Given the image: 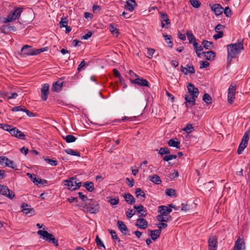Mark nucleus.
<instances>
[{
  "label": "nucleus",
  "instance_id": "obj_28",
  "mask_svg": "<svg viewBox=\"0 0 250 250\" xmlns=\"http://www.w3.org/2000/svg\"><path fill=\"white\" fill-rule=\"evenodd\" d=\"M196 97H194L193 96H191L189 94H186L185 97V100L186 101V103L188 104H190L193 105L195 104V100Z\"/></svg>",
  "mask_w": 250,
  "mask_h": 250
},
{
  "label": "nucleus",
  "instance_id": "obj_35",
  "mask_svg": "<svg viewBox=\"0 0 250 250\" xmlns=\"http://www.w3.org/2000/svg\"><path fill=\"white\" fill-rule=\"evenodd\" d=\"M63 138L67 143L74 142L77 139L75 136L72 135H68L66 136H63Z\"/></svg>",
  "mask_w": 250,
  "mask_h": 250
},
{
  "label": "nucleus",
  "instance_id": "obj_12",
  "mask_svg": "<svg viewBox=\"0 0 250 250\" xmlns=\"http://www.w3.org/2000/svg\"><path fill=\"white\" fill-rule=\"evenodd\" d=\"M208 250H217V239L213 235L210 236L208 240Z\"/></svg>",
  "mask_w": 250,
  "mask_h": 250
},
{
  "label": "nucleus",
  "instance_id": "obj_55",
  "mask_svg": "<svg viewBox=\"0 0 250 250\" xmlns=\"http://www.w3.org/2000/svg\"><path fill=\"white\" fill-rule=\"evenodd\" d=\"M192 129V125L191 124H188L183 129V130L188 133H189L191 132Z\"/></svg>",
  "mask_w": 250,
  "mask_h": 250
},
{
  "label": "nucleus",
  "instance_id": "obj_61",
  "mask_svg": "<svg viewBox=\"0 0 250 250\" xmlns=\"http://www.w3.org/2000/svg\"><path fill=\"white\" fill-rule=\"evenodd\" d=\"M224 12L225 15L228 17H229L231 14V10L229 7H226L224 9Z\"/></svg>",
  "mask_w": 250,
  "mask_h": 250
},
{
  "label": "nucleus",
  "instance_id": "obj_9",
  "mask_svg": "<svg viewBox=\"0 0 250 250\" xmlns=\"http://www.w3.org/2000/svg\"><path fill=\"white\" fill-rule=\"evenodd\" d=\"M9 133L12 136L18 139L23 140L25 139V135L23 133L19 130L16 127L13 126Z\"/></svg>",
  "mask_w": 250,
  "mask_h": 250
},
{
  "label": "nucleus",
  "instance_id": "obj_37",
  "mask_svg": "<svg viewBox=\"0 0 250 250\" xmlns=\"http://www.w3.org/2000/svg\"><path fill=\"white\" fill-rule=\"evenodd\" d=\"M4 165L11 168L16 169V165H15L14 161L9 159L8 158L7 159V161H6Z\"/></svg>",
  "mask_w": 250,
  "mask_h": 250
},
{
  "label": "nucleus",
  "instance_id": "obj_24",
  "mask_svg": "<svg viewBox=\"0 0 250 250\" xmlns=\"http://www.w3.org/2000/svg\"><path fill=\"white\" fill-rule=\"evenodd\" d=\"M157 219L158 221L160 222H167L168 221H170L171 219V217L166 214H161L160 213V215H158L156 216Z\"/></svg>",
  "mask_w": 250,
  "mask_h": 250
},
{
  "label": "nucleus",
  "instance_id": "obj_7",
  "mask_svg": "<svg viewBox=\"0 0 250 250\" xmlns=\"http://www.w3.org/2000/svg\"><path fill=\"white\" fill-rule=\"evenodd\" d=\"M162 28H168L170 25V21L168 15L166 13L159 12Z\"/></svg>",
  "mask_w": 250,
  "mask_h": 250
},
{
  "label": "nucleus",
  "instance_id": "obj_47",
  "mask_svg": "<svg viewBox=\"0 0 250 250\" xmlns=\"http://www.w3.org/2000/svg\"><path fill=\"white\" fill-rule=\"evenodd\" d=\"M109 231L111 235L112 238L115 240H117L118 242L120 241V240L118 238L116 232L112 229H109Z\"/></svg>",
  "mask_w": 250,
  "mask_h": 250
},
{
  "label": "nucleus",
  "instance_id": "obj_4",
  "mask_svg": "<svg viewBox=\"0 0 250 250\" xmlns=\"http://www.w3.org/2000/svg\"><path fill=\"white\" fill-rule=\"evenodd\" d=\"M64 185L70 190H75L80 188L81 183L76 178L72 177L69 180L64 181Z\"/></svg>",
  "mask_w": 250,
  "mask_h": 250
},
{
  "label": "nucleus",
  "instance_id": "obj_33",
  "mask_svg": "<svg viewBox=\"0 0 250 250\" xmlns=\"http://www.w3.org/2000/svg\"><path fill=\"white\" fill-rule=\"evenodd\" d=\"M203 54H204V57L206 60L208 61L213 60L215 57V53L212 51L203 52Z\"/></svg>",
  "mask_w": 250,
  "mask_h": 250
},
{
  "label": "nucleus",
  "instance_id": "obj_49",
  "mask_svg": "<svg viewBox=\"0 0 250 250\" xmlns=\"http://www.w3.org/2000/svg\"><path fill=\"white\" fill-rule=\"evenodd\" d=\"M159 153L161 155L165 154H169V149L167 147H165V148L161 147L159 149Z\"/></svg>",
  "mask_w": 250,
  "mask_h": 250
},
{
  "label": "nucleus",
  "instance_id": "obj_51",
  "mask_svg": "<svg viewBox=\"0 0 250 250\" xmlns=\"http://www.w3.org/2000/svg\"><path fill=\"white\" fill-rule=\"evenodd\" d=\"M44 160L45 161V162L46 163H47L51 166H56L58 164V162H57V160H51V159H48V158L45 159Z\"/></svg>",
  "mask_w": 250,
  "mask_h": 250
},
{
  "label": "nucleus",
  "instance_id": "obj_64",
  "mask_svg": "<svg viewBox=\"0 0 250 250\" xmlns=\"http://www.w3.org/2000/svg\"><path fill=\"white\" fill-rule=\"evenodd\" d=\"M78 195L80 197V198L83 201H85L87 200V197L83 194V192H78Z\"/></svg>",
  "mask_w": 250,
  "mask_h": 250
},
{
  "label": "nucleus",
  "instance_id": "obj_10",
  "mask_svg": "<svg viewBox=\"0 0 250 250\" xmlns=\"http://www.w3.org/2000/svg\"><path fill=\"white\" fill-rule=\"evenodd\" d=\"M21 211L26 215L32 216L35 214L34 209L26 203H23L21 206Z\"/></svg>",
  "mask_w": 250,
  "mask_h": 250
},
{
  "label": "nucleus",
  "instance_id": "obj_17",
  "mask_svg": "<svg viewBox=\"0 0 250 250\" xmlns=\"http://www.w3.org/2000/svg\"><path fill=\"white\" fill-rule=\"evenodd\" d=\"M49 84L45 83L41 88V97L42 100L44 101H45L47 99L49 93Z\"/></svg>",
  "mask_w": 250,
  "mask_h": 250
},
{
  "label": "nucleus",
  "instance_id": "obj_40",
  "mask_svg": "<svg viewBox=\"0 0 250 250\" xmlns=\"http://www.w3.org/2000/svg\"><path fill=\"white\" fill-rule=\"evenodd\" d=\"M203 100L207 104H211L212 101L210 96L207 93H205L203 95Z\"/></svg>",
  "mask_w": 250,
  "mask_h": 250
},
{
  "label": "nucleus",
  "instance_id": "obj_15",
  "mask_svg": "<svg viewBox=\"0 0 250 250\" xmlns=\"http://www.w3.org/2000/svg\"><path fill=\"white\" fill-rule=\"evenodd\" d=\"M130 81L131 83L140 86H149L148 82L146 79L142 78H137L134 80L130 79Z\"/></svg>",
  "mask_w": 250,
  "mask_h": 250
},
{
  "label": "nucleus",
  "instance_id": "obj_39",
  "mask_svg": "<svg viewBox=\"0 0 250 250\" xmlns=\"http://www.w3.org/2000/svg\"><path fill=\"white\" fill-rule=\"evenodd\" d=\"M65 152L69 155L76 156H80V153L78 152L75 151L74 150L72 149H67L65 150Z\"/></svg>",
  "mask_w": 250,
  "mask_h": 250
},
{
  "label": "nucleus",
  "instance_id": "obj_5",
  "mask_svg": "<svg viewBox=\"0 0 250 250\" xmlns=\"http://www.w3.org/2000/svg\"><path fill=\"white\" fill-rule=\"evenodd\" d=\"M22 12V9L21 8H15L6 18H4L3 22L7 23L19 19Z\"/></svg>",
  "mask_w": 250,
  "mask_h": 250
},
{
  "label": "nucleus",
  "instance_id": "obj_25",
  "mask_svg": "<svg viewBox=\"0 0 250 250\" xmlns=\"http://www.w3.org/2000/svg\"><path fill=\"white\" fill-rule=\"evenodd\" d=\"M158 211L161 214H167L172 211V209L167 206H161L158 208Z\"/></svg>",
  "mask_w": 250,
  "mask_h": 250
},
{
  "label": "nucleus",
  "instance_id": "obj_50",
  "mask_svg": "<svg viewBox=\"0 0 250 250\" xmlns=\"http://www.w3.org/2000/svg\"><path fill=\"white\" fill-rule=\"evenodd\" d=\"M176 158V155H166L163 159L165 161H169L170 160L174 159Z\"/></svg>",
  "mask_w": 250,
  "mask_h": 250
},
{
  "label": "nucleus",
  "instance_id": "obj_44",
  "mask_svg": "<svg viewBox=\"0 0 250 250\" xmlns=\"http://www.w3.org/2000/svg\"><path fill=\"white\" fill-rule=\"evenodd\" d=\"M191 5L194 8H198L200 6L201 3L199 0H189Z\"/></svg>",
  "mask_w": 250,
  "mask_h": 250
},
{
  "label": "nucleus",
  "instance_id": "obj_36",
  "mask_svg": "<svg viewBox=\"0 0 250 250\" xmlns=\"http://www.w3.org/2000/svg\"><path fill=\"white\" fill-rule=\"evenodd\" d=\"M62 87V84L61 83L56 82L52 85V90L53 91L58 92L61 90Z\"/></svg>",
  "mask_w": 250,
  "mask_h": 250
},
{
  "label": "nucleus",
  "instance_id": "obj_22",
  "mask_svg": "<svg viewBox=\"0 0 250 250\" xmlns=\"http://www.w3.org/2000/svg\"><path fill=\"white\" fill-rule=\"evenodd\" d=\"M167 144L170 146L176 147L177 149H180V142L177 138L169 140Z\"/></svg>",
  "mask_w": 250,
  "mask_h": 250
},
{
  "label": "nucleus",
  "instance_id": "obj_30",
  "mask_svg": "<svg viewBox=\"0 0 250 250\" xmlns=\"http://www.w3.org/2000/svg\"><path fill=\"white\" fill-rule=\"evenodd\" d=\"M125 201L128 204H133L135 203V199L130 193H125L124 195Z\"/></svg>",
  "mask_w": 250,
  "mask_h": 250
},
{
  "label": "nucleus",
  "instance_id": "obj_59",
  "mask_svg": "<svg viewBox=\"0 0 250 250\" xmlns=\"http://www.w3.org/2000/svg\"><path fill=\"white\" fill-rule=\"evenodd\" d=\"M155 52V50L152 48H147V55L148 58L151 59L154 53Z\"/></svg>",
  "mask_w": 250,
  "mask_h": 250
},
{
  "label": "nucleus",
  "instance_id": "obj_27",
  "mask_svg": "<svg viewBox=\"0 0 250 250\" xmlns=\"http://www.w3.org/2000/svg\"><path fill=\"white\" fill-rule=\"evenodd\" d=\"M150 235L152 240H156L159 236L161 232V230L160 229L151 230H150Z\"/></svg>",
  "mask_w": 250,
  "mask_h": 250
},
{
  "label": "nucleus",
  "instance_id": "obj_56",
  "mask_svg": "<svg viewBox=\"0 0 250 250\" xmlns=\"http://www.w3.org/2000/svg\"><path fill=\"white\" fill-rule=\"evenodd\" d=\"M193 45L196 52L201 51L203 50L202 46L201 45H198V44L196 42H193Z\"/></svg>",
  "mask_w": 250,
  "mask_h": 250
},
{
  "label": "nucleus",
  "instance_id": "obj_57",
  "mask_svg": "<svg viewBox=\"0 0 250 250\" xmlns=\"http://www.w3.org/2000/svg\"><path fill=\"white\" fill-rule=\"evenodd\" d=\"M166 194L169 196H172L175 195V190L172 188L167 189L166 191Z\"/></svg>",
  "mask_w": 250,
  "mask_h": 250
},
{
  "label": "nucleus",
  "instance_id": "obj_32",
  "mask_svg": "<svg viewBox=\"0 0 250 250\" xmlns=\"http://www.w3.org/2000/svg\"><path fill=\"white\" fill-rule=\"evenodd\" d=\"M84 187L89 192H92L94 190V184L91 182H86L83 184Z\"/></svg>",
  "mask_w": 250,
  "mask_h": 250
},
{
  "label": "nucleus",
  "instance_id": "obj_31",
  "mask_svg": "<svg viewBox=\"0 0 250 250\" xmlns=\"http://www.w3.org/2000/svg\"><path fill=\"white\" fill-rule=\"evenodd\" d=\"M109 29L110 32L113 36L117 37L119 35V32L118 29H117L116 25L111 23L109 25Z\"/></svg>",
  "mask_w": 250,
  "mask_h": 250
},
{
  "label": "nucleus",
  "instance_id": "obj_6",
  "mask_svg": "<svg viewBox=\"0 0 250 250\" xmlns=\"http://www.w3.org/2000/svg\"><path fill=\"white\" fill-rule=\"evenodd\" d=\"M250 133V131H247L244 133L241 142L239 145L238 149H237V153L238 154H241L243 151L244 150L245 148L247 146L248 144V141L249 140V134Z\"/></svg>",
  "mask_w": 250,
  "mask_h": 250
},
{
  "label": "nucleus",
  "instance_id": "obj_58",
  "mask_svg": "<svg viewBox=\"0 0 250 250\" xmlns=\"http://www.w3.org/2000/svg\"><path fill=\"white\" fill-rule=\"evenodd\" d=\"M24 110H25L24 107L22 106H15V107H14L12 109V111H15V112L20 111H23L24 112Z\"/></svg>",
  "mask_w": 250,
  "mask_h": 250
},
{
  "label": "nucleus",
  "instance_id": "obj_42",
  "mask_svg": "<svg viewBox=\"0 0 250 250\" xmlns=\"http://www.w3.org/2000/svg\"><path fill=\"white\" fill-rule=\"evenodd\" d=\"M202 45L207 49H211L212 46V43L211 42L205 40L203 41Z\"/></svg>",
  "mask_w": 250,
  "mask_h": 250
},
{
  "label": "nucleus",
  "instance_id": "obj_38",
  "mask_svg": "<svg viewBox=\"0 0 250 250\" xmlns=\"http://www.w3.org/2000/svg\"><path fill=\"white\" fill-rule=\"evenodd\" d=\"M150 177V181L156 184H159L161 182L160 177L157 175H154Z\"/></svg>",
  "mask_w": 250,
  "mask_h": 250
},
{
  "label": "nucleus",
  "instance_id": "obj_16",
  "mask_svg": "<svg viewBox=\"0 0 250 250\" xmlns=\"http://www.w3.org/2000/svg\"><path fill=\"white\" fill-rule=\"evenodd\" d=\"M187 88L189 95L193 96L194 97H198L199 95V90L193 84L189 83Z\"/></svg>",
  "mask_w": 250,
  "mask_h": 250
},
{
  "label": "nucleus",
  "instance_id": "obj_53",
  "mask_svg": "<svg viewBox=\"0 0 250 250\" xmlns=\"http://www.w3.org/2000/svg\"><path fill=\"white\" fill-rule=\"evenodd\" d=\"M67 23L68 20L66 18L62 19L60 22V27L62 28L66 26V25H67Z\"/></svg>",
  "mask_w": 250,
  "mask_h": 250
},
{
  "label": "nucleus",
  "instance_id": "obj_23",
  "mask_svg": "<svg viewBox=\"0 0 250 250\" xmlns=\"http://www.w3.org/2000/svg\"><path fill=\"white\" fill-rule=\"evenodd\" d=\"M117 226L118 228L120 229V230L124 234H126L128 231V230L126 226V225L124 224V223L121 221H118L117 222Z\"/></svg>",
  "mask_w": 250,
  "mask_h": 250
},
{
  "label": "nucleus",
  "instance_id": "obj_14",
  "mask_svg": "<svg viewBox=\"0 0 250 250\" xmlns=\"http://www.w3.org/2000/svg\"><path fill=\"white\" fill-rule=\"evenodd\" d=\"M137 6V3L135 0H126L124 8L129 12H133L135 7Z\"/></svg>",
  "mask_w": 250,
  "mask_h": 250
},
{
  "label": "nucleus",
  "instance_id": "obj_48",
  "mask_svg": "<svg viewBox=\"0 0 250 250\" xmlns=\"http://www.w3.org/2000/svg\"><path fill=\"white\" fill-rule=\"evenodd\" d=\"M163 37L165 38V41L167 44L171 48L172 47V42L171 41H170V36L163 34Z\"/></svg>",
  "mask_w": 250,
  "mask_h": 250
},
{
  "label": "nucleus",
  "instance_id": "obj_29",
  "mask_svg": "<svg viewBox=\"0 0 250 250\" xmlns=\"http://www.w3.org/2000/svg\"><path fill=\"white\" fill-rule=\"evenodd\" d=\"M134 208L136 210L138 213H140V217H145L146 215V212L144 210V207L140 205L139 206H134Z\"/></svg>",
  "mask_w": 250,
  "mask_h": 250
},
{
  "label": "nucleus",
  "instance_id": "obj_46",
  "mask_svg": "<svg viewBox=\"0 0 250 250\" xmlns=\"http://www.w3.org/2000/svg\"><path fill=\"white\" fill-rule=\"evenodd\" d=\"M109 202L111 205L115 206L118 204L119 199L118 197L115 198H109Z\"/></svg>",
  "mask_w": 250,
  "mask_h": 250
},
{
  "label": "nucleus",
  "instance_id": "obj_43",
  "mask_svg": "<svg viewBox=\"0 0 250 250\" xmlns=\"http://www.w3.org/2000/svg\"><path fill=\"white\" fill-rule=\"evenodd\" d=\"M95 242L96 243V244L99 247H101L104 248V250H105V247L103 242V241L101 240V239L99 237V236L97 235L95 239Z\"/></svg>",
  "mask_w": 250,
  "mask_h": 250
},
{
  "label": "nucleus",
  "instance_id": "obj_62",
  "mask_svg": "<svg viewBox=\"0 0 250 250\" xmlns=\"http://www.w3.org/2000/svg\"><path fill=\"white\" fill-rule=\"evenodd\" d=\"M92 35V32L90 31H89L82 37V39L87 40L91 37Z\"/></svg>",
  "mask_w": 250,
  "mask_h": 250
},
{
  "label": "nucleus",
  "instance_id": "obj_18",
  "mask_svg": "<svg viewBox=\"0 0 250 250\" xmlns=\"http://www.w3.org/2000/svg\"><path fill=\"white\" fill-rule=\"evenodd\" d=\"M88 210L90 213H96L99 210L98 204L95 201H91L88 207Z\"/></svg>",
  "mask_w": 250,
  "mask_h": 250
},
{
  "label": "nucleus",
  "instance_id": "obj_1",
  "mask_svg": "<svg viewBox=\"0 0 250 250\" xmlns=\"http://www.w3.org/2000/svg\"><path fill=\"white\" fill-rule=\"evenodd\" d=\"M228 50V62L230 63L232 59L235 58L244 49L242 42H238L235 43L228 44L227 46Z\"/></svg>",
  "mask_w": 250,
  "mask_h": 250
},
{
  "label": "nucleus",
  "instance_id": "obj_19",
  "mask_svg": "<svg viewBox=\"0 0 250 250\" xmlns=\"http://www.w3.org/2000/svg\"><path fill=\"white\" fill-rule=\"evenodd\" d=\"M27 175L33 183L36 185H38L40 184H43L46 182V181L45 180H41L39 178L37 179L36 175L35 174L27 173Z\"/></svg>",
  "mask_w": 250,
  "mask_h": 250
},
{
  "label": "nucleus",
  "instance_id": "obj_52",
  "mask_svg": "<svg viewBox=\"0 0 250 250\" xmlns=\"http://www.w3.org/2000/svg\"><path fill=\"white\" fill-rule=\"evenodd\" d=\"M135 213V211L133 209H129L126 212V214L128 218H131Z\"/></svg>",
  "mask_w": 250,
  "mask_h": 250
},
{
  "label": "nucleus",
  "instance_id": "obj_8",
  "mask_svg": "<svg viewBox=\"0 0 250 250\" xmlns=\"http://www.w3.org/2000/svg\"><path fill=\"white\" fill-rule=\"evenodd\" d=\"M0 193L10 199H13L15 196V194L12 191L10 190L7 187L3 185L1 186L0 189Z\"/></svg>",
  "mask_w": 250,
  "mask_h": 250
},
{
  "label": "nucleus",
  "instance_id": "obj_60",
  "mask_svg": "<svg viewBox=\"0 0 250 250\" xmlns=\"http://www.w3.org/2000/svg\"><path fill=\"white\" fill-rule=\"evenodd\" d=\"M223 35V32L218 31L217 33L215 34L213 37L215 40H217L222 37Z\"/></svg>",
  "mask_w": 250,
  "mask_h": 250
},
{
  "label": "nucleus",
  "instance_id": "obj_63",
  "mask_svg": "<svg viewBox=\"0 0 250 250\" xmlns=\"http://www.w3.org/2000/svg\"><path fill=\"white\" fill-rule=\"evenodd\" d=\"M178 175V172L177 170H174V171L173 173L170 174L169 178L170 179H174L175 178L177 177Z\"/></svg>",
  "mask_w": 250,
  "mask_h": 250
},
{
  "label": "nucleus",
  "instance_id": "obj_54",
  "mask_svg": "<svg viewBox=\"0 0 250 250\" xmlns=\"http://www.w3.org/2000/svg\"><path fill=\"white\" fill-rule=\"evenodd\" d=\"M209 63L207 61H200V68L203 69L208 67Z\"/></svg>",
  "mask_w": 250,
  "mask_h": 250
},
{
  "label": "nucleus",
  "instance_id": "obj_34",
  "mask_svg": "<svg viewBox=\"0 0 250 250\" xmlns=\"http://www.w3.org/2000/svg\"><path fill=\"white\" fill-rule=\"evenodd\" d=\"M186 35L189 43H192L193 44V42H196V38L192 34L191 31L187 30L186 32Z\"/></svg>",
  "mask_w": 250,
  "mask_h": 250
},
{
  "label": "nucleus",
  "instance_id": "obj_2",
  "mask_svg": "<svg viewBox=\"0 0 250 250\" xmlns=\"http://www.w3.org/2000/svg\"><path fill=\"white\" fill-rule=\"evenodd\" d=\"M46 48L41 49H34L31 46L25 45L21 49L22 54L24 56H34L37 55L46 51Z\"/></svg>",
  "mask_w": 250,
  "mask_h": 250
},
{
  "label": "nucleus",
  "instance_id": "obj_45",
  "mask_svg": "<svg viewBox=\"0 0 250 250\" xmlns=\"http://www.w3.org/2000/svg\"><path fill=\"white\" fill-rule=\"evenodd\" d=\"M135 194H136V197L137 198H139L140 197H144L145 196V192L139 188H138L136 189V190L135 191Z\"/></svg>",
  "mask_w": 250,
  "mask_h": 250
},
{
  "label": "nucleus",
  "instance_id": "obj_3",
  "mask_svg": "<svg viewBox=\"0 0 250 250\" xmlns=\"http://www.w3.org/2000/svg\"><path fill=\"white\" fill-rule=\"evenodd\" d=\"M37 234L42 237L46 241L53 243L55 246H58V241L55 239L54 235L48 233L46 230H44V229H43V230H38Z\"/></svg>",
  "mask_w": 250,
  "mask_h": 250
},
{
  "label": "nucleus",
  "instance_id": "obj_20",
  "mask_svg": "<svg viewBox=\"0 0 250 250\" xmlns=\"http://www.w3.org/2000/svg\"><path fill=\"white\" fill-rule=\"evenodd\" d=\"M211 9L216 16H219L223 13V8L220 4H214L210 5Z\"/></svg>",
  "mask_w": 250,
  "mask_h": 250
},
{
  "label": "nucleus",
  "instance_id": "obj_26",
  "mask_svg": "<svg viewBox=\"0 0 250 250\" xmlns=\"http://www.w3.org/2000/svg\"><path fill=\"white\" fill-rule=\"evenodd\" d=\"M181 71L185 74H187L188 73L193 74L195 72L194 68L192 65H187V67H184L181 66Z\"/></svg>",
  "mask_w": 250,
  "mask_h": 250
},
{
  "label": "nucleus",
  "instance_id": "obj_41",
  "mask_svg": "<svg viewBox=\"0 0 250 250\" xmlns=\"http://www.w3.org/2000/svg\"><path fill=\"white\" fill-rule=\"evenodd\" d=\"M0 127L6 131L10 132L13 127V126L7 124H0Z\"/></svg>",
  "mask_w": 250,
  "mask_h": 250
},
{
  "label": "nucleus",
  "instance_id": "obj_13",
  "mask_svg": "<svg viewBox=\"0 0 250 250\" xmlns=\"http://www.w3.org/2000/svg\"><path fill=\"white\" fill-rule=\"evenodd\" d=\"M245 243L243 238L239 237L235 243L233 250H245Z\"/></svg>",
  "mask_w": 250,
  "mask_h": 250
},
{
  "label": "nucleus",
  "instance_id": "obj_11",
  "mask_svg": "<svg viewBox=\"0 0 250 250\" xmlns=\"http://www.w3.org/2000/svg\"><path fill=\"white\" fill-rule=\"evenodd\" d=\"M236 88L234 86L230 85L228 89V101L231 104L235 98Z\"/></svg>",
  "mask_w": 250,
  "mask_h": 250
},
{
  "label": "nucleus",
  "instance_id": "obj_21",
  "mask_svg": "<svg viewBox=\"0 0 250 250\" xmlns=\"http://www.w3.org/2000/svg\"><path fill=\"white\" fill-rule=\"evenodd\" d=\"M136 226L141 229H145L147 227V221L144 218H139L136 220Z\"/></svg>",
  "mask_w": 250,
  "mask_h": 250
}]
</instances>
